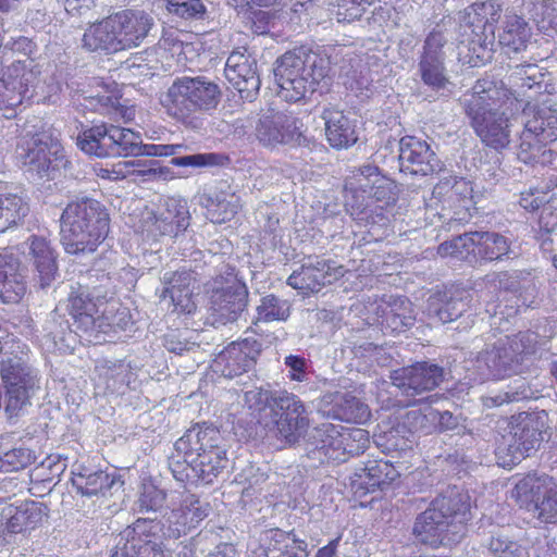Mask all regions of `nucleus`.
Returning a JSON list of instances; mask_svg holds the SVG:
<instances>
[{"label":"nucleus","mask_w":557,"mask_h":557,"mask_svg":"<svg viewBox=\"0 0 557 557\" xmlns=\"http://www.w3.org/2000/svg\"><path fill=\"white\" fill-rule=\"evenodd\" d=\"M244 400L258 422L285 447H301L307 457L321 463L329 432L334 424L321 423L309 429L310 420L300 398L285 389L256 387L247 391Z\"/></svg>","instance_id":"1"},{"label":"nucleus","mask_w":557,"mask_h":557,"mask_svg":"<svg viewBox=\"0 0 557 557\" xmlns=\"http://www.w3.org/2000/svg\"><path fill=\"white\" fill-rule=\"evenodd\" d=\"M107 299L108 292H102V286L72 284L66 301H60L46 320L47 336L59 350H67L74 349L78 332L97 336L124 330L128 318L126 308L114 317L99 314V304Z\"/></svg>","instance_id":"2"},{"label":"nucleus","mask_w":557,"mask_h":557,"mask_svg":"<svg viewBox=\"0 0 557 557\" xmlns=\"http://www.w3.org/2000/svg\"><path fill=\"white\" fill-rule=\"evenodd\" d=\"M472 519L471 497L459 486H448L414 518L411 535L431 548L461 542Z\"/></svg>","instance_id":"3"},{"label":"nucleus","mask_w":557,"mask_h":557,"mask_svg":"<svg viewBox=\"0 0 557 557\" xmlns=\"http://www.w3.org/2000/svg\"><path fill=\"white\" fill-rule=\"evenodd\" d=\"M154 27L153 17L143 10L125 9L89 25L82 47L88 52L115 54L141 46Z\"/></svg>","instance_id":"4"},{"label":"nucleus","mask_w":557,"mask_h":557,"mask_svg":"<svg viewBox=\"0 0 557 557\" xmlns=\"http://www.w3.org/2000/svg\"><path fill=\"white\" fill-rule=\"evenodd\" d=\"M109 231V212L92 198L84 197L69 202L60 216V243L69 255L95 252Z\"/></svg>","instance_id":"5"},{"label":"nucleus","mask_w":557,"mask_h":557,"mask_svg":"<svg viewBox=\"0 0 557 557\" xmlns=\"http://www.w3.org/2000/svg\"><path fill=\"white\" fill-rule=\"evenodd\" d=\"M330 62L305 47L285 52L273 67L277 96L286 102H298L312 95L327 77Z\"/></svg>","instance_id":"6"},{"label":"nucleus","mask_w":557,"mask_h":557,"mask_svg":"<svg viewBox=\"0 0 557 557\" xmlns=\"http://www.w3.org/2000/svg\"><path fill=\"white\" fill-rule=\"evenodd\" d=\"M535 335L528 332L499 338L468 360L469 379L484 383L521 372L524 362L535 352Z\"/></svg>","instance_id":"7"},{"label":"nucleus","mask_w":557,"mask_h":557,"mask_svg":"<svg viewBox=\"0 0 557 557\" xmlns=\"http://www.w3.org/2000/svg\"><path fill=\"white\" fill-rule=\"evenodd\" d=\"M221 87L207 76L176 77L161 99L166 113L184 124H191L196 114L215 110L221 102Z\"/></svg>","instance_id":"8"},{"label":"nucleus","mask_w":557,"mask_h":557,"mask_svg":"<svg viewBox=\"0 0 557 557\" xmlns=\"http://www.w3.org/2000/svg\"><path fill=\"white\" fill-rule=\"evenodd\" d=\"M509 433L496 448V456L503 467L518 465L543 442V433L547 428V413L543 411H522L511 416Z\"/></svg>","instance_id":"9"},{"label":"nucleus","mask_w":557,"mask_h":557,"mask_svg":"<svg viewBox=\"0 0 557 557\" xmlns=\"http://www.w3.org/2000/svg\"><path fill=\"white\" fill-rule=\"evenodd\" d=\"M20 159L26 172L48 181L66 174L71 161L51 131L28 132L21 145Z\"/></svg>","instance_id":"10"},{"label":"nucleus","mask_w":557,"mask_h":557,"mask_svg":"<svg viewBox=\"0 0 557 557\" xmlns=\"http://www.w3.org/2000/svg\"><path fill=\"white\" fill-rule=\"evenodd\" d=\"M4 388V411L9 418L24 414L40 389L37 371L21 357L10 356L0 362Z\"/></svg>","instance_id":"11"},{"label":"nucleus","mask_w":557,"mask_h":557,"mask_svg":"<svg viewBox=\"0 0 557 557\" xmlns=\"http://www.w3.org/2000/svg\"><path fill=\"white\" fill-rule=\"evenodd\" d=\"M78 148L98 158H126L140 149V134L115 125H97L77 136Z\"/></svg>","instance_id":"12"},{"label":"nucleus","mask_w":557,"mask_h":557,"mask_svg":"<svg viewBox=\"0 0 557 557\" xmlns=\"http://www.w3.org/2000/svg\"><path fill=\"white\" fill-rule=\"evenodd\" d=\"M39 74L33 61L13 62L0 77V111L3 116L11 119L16 115V108L25 101L39 102L37 88L39 87Z\"/></svg>","instance_id":"13"},{"label":"nucleus","mask_w":557,"mask_h":557,"mask_svg":"<svg viewBox=\"0 0 557 557\" xmlns=\"http://www.w3.org/2000/svg\"><path fill=\"white\" fill-rule=\"evenodd\" d=\"M248 287L236 274L216 277L209 301L211 324L225 325L237 321L248 307Z\"/></svg>","instance_id":"14"},{"label":"nucleus","mask_w":557,"mask_h":557,"mask_svg":"<svg viewBox=\"0 0 557 557\" xmlns=\"http://www.w3.org/2000/svg\"><path fill=\"white\" fill-rule=\"evenodd\" d=\"M522 505H532L537 519L557 523V480L544 472L528 473L512 490Z\"/></svg>","instance_id":"15"},{"label":"nucleus","mask_w":557,"mask_h":557,"mask_svg":"<svg viewBox=\"0 0 557 557\" xmlns=\"http://www.w3.org/2000/svg\"><path fill=\"white\" fill-rule=\"evenodd\" d=\"M298 117L274 108L262 109L255 126V135L265 147L277 145L308 146Z\"/></svg>","instance_id":"16"},{"label":"nucleus","mask_w":557,"mask_h":557,"mask_svg":"<svg viewBox=\"0 0 557 557\" xmlns=\"http://www.w3.org/2000/svg\"><path fill=\"white\" fill-rule=\"evenodd\" d=\"M159 529L156 518H137L116 535L110 557H164L157 541Z\"/></svg>","instance_id":"17"},{"label":"nucleus","mask_w":557,"mask_h":557,"mask_svg":"<svg viewBox=\"0 0 557 557\" xmlns=\"http://www.w3.org/2000/svg\"><path fill=\"white\" fill-rule=\"evenodd\" d=\"M169 469L174 479L182 483L210 485L228 466L226 450L213 455H200L188 459L169 458Z\"/></svg>","instance_id":"18"},{"label":"nucleus","mask_w":557,"mask_h":557,"mask_svg":"<svg viewBox=\"0 0 557 557\" xmlns=\"http://www.w3.org/2000/svg\"><path fill=\"white\" fill-rule=\"evenodd\" d=\"M445 375L443 367L430 361H419L392 371L389 377L403 395L416 397L440 386Z\"/></svg>","instance_id":"19"},{"label":"nucleus","mask_w":557,"mask_h":557,"mask_svg":"<svg viewBox=\"0 0 557 557\" xmlns=\"http://www.w3.org/2000/svg\"><path fill=\"white\" fill-rule=\"evenodd\" d=\"M48 516L46 504L25 500L18 506L9 505L0 512V545L15 542L17 534L35 529Z\"/></svg>","instance_id":"20"},{"label":"nucleus","mask_w":557,"mask_h":557,"mask_svg":"<svg viewBox=\"0 0 557 557\" xmlns=\"http://www.w3.org/2000/svg\"><path fill=\"white\" fill-rule=\"evenodd\" d=\"M187 149L188 147L183 144H144L140 138V149L135 157H172L170 164L181 169L177 173L180 177H188L191 174L189 169L222 165L227 159L225 156L214 152L185 154Z\"/></svg>","instance_id":"21"},{"label":"nucleus","mask_w":557,"mask_h":557,"mask_svg":"<svg viewBox=\"0 0 557 557\" xmlns=\"http://www.w3.org/2000/svg\"><path fill=\"white\" fill-rule=\"evenodd\" d=\"M344 272V268L334 260L309 256L304 259L300 269L288 276L287 284L304 294L318 293L323 286L342 277Z\"/></svg>","instance_id":"22"},{"label":"nucleus","mask_w":557,"mask_h":557,"mask_svg":"<svg viewBox=\"0 0 557 557\" xmlns=\"http://www.w3.org/2000/svg\"><path fill=\"white\" fill-rule=\"evenodd\" d=\"M510 95L518 101L530 104L540 102L545 94L552 95L555 85L549 83V73L533 63L517 64L507 76Z\"/></svg>","instance_id":"23"},{"label":"nucleus","mask_w":557,"mask_h":557,"mask_svg":"<svg viewBox=\"0 0 557 557\" xmlns=\"http://www.w3.org/2000/svg\"><path fill=\"white\" fill-rule=\"evenodd\" d=\"M262 350V344L255 338L231 343L216 355L212 370L224 377L233 379L252 370Z\"/></svg>","instance_id":"24"},{"label":"nucleus","mask_w":557,"mask_h":557,"mask_svg":"<svg viewBox=\"0 0 557 557\" xmlns=\"http://www.w3.org/2000/svg\"><path fill=\"white\" fill-rule=\"evenodd\" d=\"M224 74L243 100L252 102L259 95L261 79L257 60L246 48L232 51L226 60Z\"/></svg>","instance_id":"25"},{"label":"nucleus","mask_w":557,"mask_h":557,"mask_svg":"<svg viewBox=\"0 0 557 557\" xmlns=\"http://www.w3.org/2000/svg\"><path fill=\"white\" fill-rule=\"evenodd\" d=\"M475 106L474 103L472 107ZM484 113H478V111H473V108H469V113L466 115L485 146L495 150L507 148L511 141V132L518 122L517 119H511L502 111Z\"/></svg>","instance_id":"26"},{"label":"nucleus","mask_w":557,"mask_h":557,"mask_svg":"<svg viewBox=\"0 0 557 557\" xmlns=\"http://www.w3.org/2000/svg\"><path fill=\"white\" fill-rule=\"evenodd\" d=\"M399 168L412 175H433L443 171V163L431 146L416 136H404L399 143Z\"/></svg>","instance_id":"27"},{"label":"nucleus","mask_w":557,"mask_h":557,"mask_svg":"<svg viewBox=\"0 0 557 557\" xmlns=\"http://www.w3.org/2000/svg\"><path fill=\"white\" fill-rule=\"evenodd\" d=\"M196 281L197 273L189 268L182 267L177 270H166L160 277L162 284L160 298L165 299L169 297L174 311L190 314L197 308L194 298Z\"/></svg>","instance_id":"28"},{"label":"nucleus","mask_w":557,"mask_h":557,"mask_svg":"<svg viewBox=\"0 0 557 557\" xmlns=\"http://www.w3.org/2000/svg\"><path fill=\"white\" fill-rule=\"evenodd\" d=\"M319 413L348 423H364L371 417L369 406L348 392H327L315 400Z\"/></svg>","instance_id":"29"},{"label":"nucleus","mask_w":557,"mask_h":557,"mask_svg":"<svg viewBox=\"0 0 557 557\" xmlns=\"http://www.w3.org/2000/svg\"><path fill=\"white\" fill-rule=\"evenodd\" d=\"M223 437L218 428L212 424H195L189 428L175 444V453L169 458L188 459L200 455H213L219 450H226Z\"/></svg>","instance_id":"30"},{"label":"nucleus","mask_w":557,"mask_h":557,"mask_svg":"<svg viewBox=\"0 0 557 557\" xmlns=\"http://www.w3.org/2000/svg\"><path fill=\"white\" fill-rule=\"evenodd\" d=\"M209 503L203 502L195 495L186 496L175 509H172L165 519V523H160V529L165 528L164 536L169 539H180L196 529L210 513Z\"/></svg>","instance_id":"31"},{"label":"nucleus","mask_w":557,"mask_h":557,"mask_svg":"<svg viewBox=\"0 0 557 557\" xmlns=\"http://www.w3.org/2000/svg\"><path fill=\"white\" fill-rule=\"evenodd\" d=\"M28 246L34 287L46 290L59 277L58 253L50 242L42 236L32 235L28 238Z\"/></svg>","instance_id":"32"},{"label":"nucleus","mask_w":557,"mask_h":557,"mask_svg":"<svg viewBox=\"0 0 557 557\" xmlns=\"http://www.w3.org/2000/svg\"><path fill=\"white\" fill-rule=\"evenodd\" d=\"M399 476L397 469L386 460H369L356 470L351 478V490L357 497H363L377 490H384Z\"/></svg>","instance_id":"33"},{"label":"nucleus","mask_w":557,"mask_h":557,"mask_svg":"<svg viewBox=\"0 0 557 557\" xmlns=\"http://www.w3.org/2000/svg\"><path fill=\"white\" fill-rule=\"evenodd\" d=\"M376 322L391 332H404L416 321L412 302L405 296H384L376 305Z\"/></svg>","instance_id":"34"},{"label":"nucleus","mask_w":557,"mask_h":557,"mask_svg":"<svg viewBox=\"0 0 557 557\" xmlns=\"http://www.w3.org/2000/svg\"><path fill=\"white\" fill-rule=\"evenodd\" d=\"M470 293L463 288L451 287L431 296L428 305L430 317L443 324L460 318L469 308Z\"/></svg>","instance_id":"35"},{"label":"nucleus","mask_w":557,"mask_h":557,"mask_svg":"<svg viewBox=\"0 0 557 557\" xmlns=\"http://www.w3.org/2000/svg\"><path fill=\"white\" fill-rule=\"evenodd\" d=\"M325 135L331 147L347 149L358 141L357 121L351 120L343 111L329 106L322 111Z\"/></svg>","instance_id":"36"},{"label":"nucleus","mask_w":557,"mask_h":557,"mask_svg":"<svg viewBox=\"0 0 557 557\" xmlns=\"http://www.w3.org/2000/svg\"><path fill=\"white\" fill-rule=\"evenodd\" d=\"M472 94L465 95L460 99V104L465 113H469V108L475 103L473 111L485 114L484 112L499 111L500 106L505 99L510 95V87L505 88L503 85L498 86L491 81H478L472 88Z\"/></svg>","instance_id":"37"},{"label":"nucleus","mask_w":557,"mask_h":557,"mask_svg":"<svg viewBox=\"0 0 557 557\" xmlns=\"http://www.w3.org/2000/svg\"><path fill=\"white\" fill-rule=\"evenodd\" d=\"M474 261H504L516 258L509 237L496 232L474 231Z\"/></svg>","instance_id":"38"},{"label":"nucleus","mask_w":557,"mask_h":557,"mask_svg":"<svg viewBox=\"0 0 557 557\" xmlns=\"http://www.w3.org/2000/svg\"><path fill=\"white\" fill-rule=\"evenodd\" d=\"M20 265V260L12 253H0V300L3 304H17L26 293Z\"/></svg>","instance_id":"39"},{"label":"nucleus","mask_w":557,"mask_h":557,"mask_svg":"<svg viewBox=\"0 0 557 557\" xmlns=\"http://www.w3.org/2000/svg\"><path fill=\"white\" fill-rule=\"evenodd\" d=\"M72 485L77 493L83 496L106 495L107 492L119 490L123 486L124 482L121 475L113 472L108 473L102 470L92 471L88 468H83L79 472H73Z\"/></svg>","instance_id":"40"},{"label":"nucleus","mask_w":557,"mask_h":557,"mask_svg":"<svg viewBox=\"0 0 557 557\" xmlns=\"http://www.w3.org/2000/svg\"><path fill=\"white\" fill-rule=\"evenodd\" d=\"M418 75L430 91L425 99L447 98L454 92L455 84L448 76L445 61L418 59Z\"/></svg>","instance_id":"41"},{"label":"nucleus","mask_w":557,"mask_h":557,"mask_svg":"<svg viewBox=\"0 0 557 557\" xmlns=\"http://www.w3.org/2000/svg\"><path fill=\"white\" fill-rule=\"evenodd\" d=\"M532 36V28L525 21V14H517L507 10L502 23V32L499 33V44L507 51L520 52L525 50Z\"/></svg>","instance_id":"42"},{"label":"nucleus","mask_w":557,"mask_h":557,"mask_svg":"<svg viewBox=\"0 0 557 557\" xmlns=\"http://www.w3.org/2000/svg\"><path fill=\"white\" fill-rule=\"evenodd\" d=\"M500 10V4L495 0L468 5L459 12L460 26L470 28L471 35L479 37L487 25L492 26L498 21Z\"/></svg>","instance_id":"43"},{"label":"nucleus","mask_w":557,"mask_h":557,"mask_svg":"<svg viewBox=\"0 0 557 557\" xmlns=\"http://www.w3.org/2000/svg\"><path fill=\"white\" fill-rule=\"evenodd\" d=\"M373 437L376 446L388 454L410 450L416 443L401 421L379 424Z\"/></svg>","instance_id":"44"},{"label":"nucleus","mask_w":557,"mask_h":557,"mask_svg":"<svg viewBox=\"0 0 557 557\" xmlns=\"http://www.w3.org/2000/svg\"><path fill=\"white\" fill-rule=\"evenodd\" d=\"M189 211L185 202L170 199L165 208L160 210L154 226L161 235L176 237L189 226Z\"/></svg>","instance_id":"45"},{"label":"nucleus","mask_w":557,"mask_h":557,"mask_svg":"<svg viewBox=\"0 0 557 557\" xmlns=\"http://www.w3.org/2000/svg\"><path fill=\"white\" fill-rule=\"evenodd\" d=\"M65 469V459L60 456H48L30 471V491L44 492L47 490V492H51L55 485L54 480L59 479Z\"/></svg>","instance_id":"46"},{"label":"nucleus","mask_w":557,"mask_h":557,"mask_svg":"<svg viewBox=\"0 0 557 557\" xmlns=\"http://www.w3.org/2000/svg\"><path fill=\"white\" fill-rule=\"evenodd\" d=\"M533 397V389L524 379H517L497 393L482 395L481 405L485 409L498 408L503 405L518 403Z\"/></svg>","instance_id":"47"},{"label":"nucleus","mask_w":557,"mask_h":557,"mask_svg":"<svg viewBox=\"0 0 557 557\" xmlns=\"http://www.w3.org/2000/svg\"><path fill=\"white\" fill-rule=\"evenodd\" d=\"M519 139L517 157L521 162L525 164L550 162L553 150L546 148L548 144L546 140L540 138L527 127L521 132Z\"/></svg>","instance_id":"48"},{"label":"nucleus","mask_w":557,"mask_h":557,"mask_svg":"<svg viewBox=\"0 0 557 557\" xmlns=\"http://www.w3.org/2000/svg\"><path fill=\"white\" fill-rule=\"evenodd\" d=\"M545 102L541 100L539 103L542 106L537 108L532 119L520 124L547 143H553L557 140V107H547Z\"/></svg>","instance_id":"49"},{"label":"nucleus","mask_w":557,"mask_h":557,"mask_svg":"<svg viewBox=\"0 0 557 557\" xmlns=\"http://www.w3.org/2000/svg\"><path fill=\"white\" fill-rule=\"evenodd\" d=\"M158 164L157 161H150V166L148 169H141L143 164L140 161H128V162H119L113 166V169H101L100 176L102 178L109 180H120L125 178L131 174H138L143 176H163L166 177L170 173V169L166 166H156Z\"/></svg>","instance_id":"50"},{"label":"nucleus","mask_w":557,"mask_h":557,"mask_svg":"<svg viewBox=\"0 0 557 557\" xmlns=\"http://www.w3.org/2000/svg\"><path fill=\"white\" fill-rule=\"evenodd\" d=\"M292 305L287 299L274 294H268L260 299L257 306V322L286 321L290 315Z\"/></svg>","instance_id":"51"},{"label":"nucleus","mask_w":557,"mask_h":557,"mask_svg":"<svg viewBox=\"0 0 557 557\" xmlns=\"http://www.w3.org/2000/svg\"><path fill=\"white\" fill-rule=\"evenodd\" d=\"M472 234L473 232H466L442 243L437 247V253L441 257H454L470 263L473 262L475 239Z\"/></svg>","instance_id":"52"},{"label":"nucleus","mask_w":557,"mask_h":557,"mask_svg":"<svg viewBox=\"0 0 557 557\" xmlns=\"http://www.w3.org/2000/svg\"><path fill=\"white\" fill-rule=\"evenodd\" d=\"M0 210L2 211V220L4 223L0 225L1 230L7 226L15 225L24 216L27 215L29 207L23 193H8L0 195Z\"/></svg>","instance_id":"53"},{"label":"nucleus","mask_w":557,"mask_h":557,"mask_svg":"<svg viewBox=\"0 0 557 557\" xmlns=\"http://www.w3.org/2000/svg\"><path fill=\"white\" fill-rule=\"evenodd\" d=\"M446 22L437 24L425 37L419 59L445 61L446 53L444 47L448 42L446 35Z\"/></svg>","instance_id":"54"},{"label":"nucleus","mask_w":557,"mask_h":557,"mask_svg":"<svg viewBox=\"0 0 557 557\" xmlns=\"http://www.w3.org/2000/svg\"><path fill=\"white\" fill-rule=\"evenodd\" d=\"M166 494L152 483L143 484L138 498L134 503L133 510L136 513L145 515L157 512L163 508Z\"/></svg>","instance_id":"55"},{"label":"nucleus","mask_w":557,"mask_h":557,"mask_svg":"<svg viewBox=\"0 0 557 557\" xmlns=\"http://www.w3.org/2000/svg\"><path fill=\"white\" fill-rule=\"evenodd\" d=\"M434 417H436V409L428 408L424 411L413 409L406 412L401 422L414 438L417 433L426 435L434 431Z\"/></svg>","instance_id":"56"},{"label":"nucleus","mask_w":557,"mask_h":557,"mask_svg":"<svg viewBox=\"0 0 557 557\" xmlns=\"http://www.w3.org/2000/svg\"><path fill=\"white\" fill-rule=\"evenodd\" d=\"M557 230V216L553 211V207H544L539 218V230L535 239L544 253L554 252V239L552 234Z\"/></svg>","instance_id":"57"},{"label":"nucleus","mask_w":557,"mask_h":557,"mask_svg":"<svg viewBox=\"0 0 557 557\" xmlns=\"http://www.w3.org/2000/svg\"><path fill=\"white\" fill-rule=\"evenodd\" d=\"M168 11L186 21L207 18V7L202 0H165Z\"/></svg>","instance_id":"58"},{"label":"nucleus","mask_w":557,"mask_h":557,"mask_svg":"<svg viewBox=\"0 0 557 557\" xmlns=\"http://www.w3.org/2000/svg\"><path fill=\"white\" fill-rule=\"evenodd\" d=\"M344 453L346 461L348 458L363 454L369 447V432L360 428H344Z\"/></svg>","instance_id":"59"},{"label":"nucleus","mask_w":557,"mask_h":557,"mask_svg":"<svg viewBox=\"0 0 557 557\" xmlns=\"http://www.w3.org/2000/svg\"><path fill=\"white\" fill-rule=\"evenodd\" d=\"M290 536H294V530L285 532L281 529H271L264 533V544L262 546L265 557H282L284 548H287Z\"/></svg>","instance_id":"60"},{"label":"nucleus","mask_w":557,"mask_h":557,"mask_svg":"<svg viewBox=\"0 0 557 557\" xmlns=\"http://www.w3.org/2000/svg\"><path fill=\"white\" fill-rule=\"evenodd\" d=\"M485 546L494 557H524L525 555L520 544L500 534L491 536Z\"/></svg>","instance_id":"61"},{"label":"nucleus","mask_w":557,"mask_h":557,"mask_svg":"<svg viewBox=\"0 0 557 557\" xmlns=\"http://www.w3.org/2000/svg\"><path fill=\"white\" fill-rule=\"evenodd\" d=\"M344 440H345L344 428L334 425V432L333 433L329 432L327 443H326L324 453H322L323 458H322L321 463L330 462V461H335V462H345L346 461L345 453L343 449L344 448Z\"/></svg>","instance_id":"62"},{"label":"nucleus","mask_w":557,"mask_h":557,"mask_svg":"<svg viewBox=\"0 0 557 557\" xmlns=\"http://www.w3.org/2000/svg\"><path fill=\"white\" fill-rule=\"evenodd\" d=\"M163 346L168 351L178 356L200 348L199 343L186 336V332L177 330H172L164 334Z\"/></svg>","instance_id":"63"},{"label":"nucleus","mask_w":557,"mask_h":557,"mask_svg":"<svg viewBox=\"0 0 557 557\" xmlns=\"http://www.w3.org/2000/svg\"><path fill=\"white\" fill-rule=\"evenodd\" d=\"M0 45L1 52L11 51L14 53H20L28 58L26 61L32 60L34 62L32 57L37 51V44L33 39L23 35L7 37L5 35L1 34Z\"/></svg>","instance_id":"64"}]
</instances>
